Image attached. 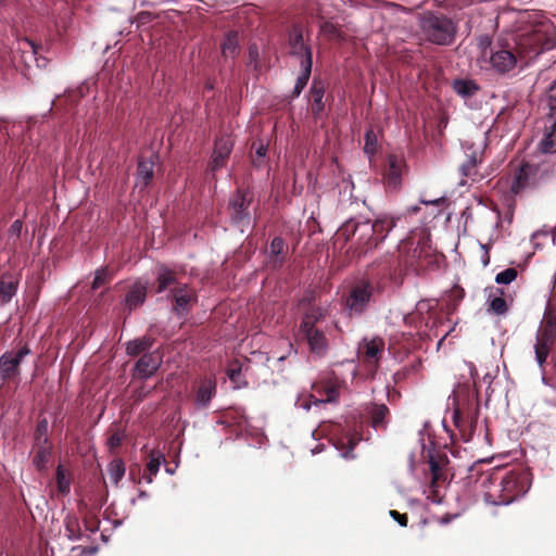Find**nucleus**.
Wrapping results in <instances>:
<instances>
[{
  "mask_svg": "<svg viewBox=\"0 0 556 556\" xmlns=\"http://www.w3.org/2000/svg\"><path fill=\"white\" fill-rule=\"evenodd\" d=\"M432 250L430 244L428 243V239H420L417 242V245L413 249L409 265L416 267H424L431 263L430 257H432Z\"/></svg>",
  "mask_w": 556,
  "mask_h": 556,
  "instance_id": "24",
  "label": "nucleus"
},
{
  "mask_svg": "<svg viewBox=\"0 0 556 556\" xmlns=\"http://www.w3.org/2000/svg\"><path fill=\"white\" fill-rule=\"evenodd\" d=\"M222 55L225 59L235 60L240 52L238 33L230 30L226 34L224 41L220 43Z\"/></svg>",
  "mask_w": 556,
  "mask_h": 556,
  "instance_id": "27",
  "label": "nucleus"
},
{
  "mask_svg": "<svg viewBox=\"0 0 556 556\" xmlns=\"http://www.w3.org/2000/svg\"><path fill=\"white\" fill-rule=\"evenodd\" d=\"M55 480L58 490L61 494L66 495L70 493V479L66 478L62 465H59L55 472Z\"/></svg>",
  "mask_w": 556,
  "mask_h": 556,
  "instance_id": "43",
  "label": "nucleus"
},
{
  "mask_svg": "<svg viewBox=\"0 0 556 556\" xmlns=\"http://www.w3.org/2000/svg\"><path fill=\"white\" fill-rule=\"evenodd\" d=\"M446 464V458L437 459L435 457L430 456L429 466L432 476V483H439L440 481L446 480V476L444 473V466Z\"/></svg>",
  "mask_w": 556,
  "mask_h": 556,
  "instance_id": "36",
  "label": "nucleus"
},
{
  "mask_svg": "<svg viewBox=\"0 0 556 556\" xmlns=\"http://www.w3.org/2000/svg\"><path fill=\"white\" fill-rule=\"evenodd\" d=\"M22 222L20 219L13 222V224L11 225V231L16 233V235H20L21 230H22Z\"/></svg>",
  "mask_w": 556,
  "mask_h": 556,
  "instance_id": "57",
  "label": "nucleus"
},
{
  "mask_svg": "<svg viewBox=\"0 0 556 556\" xmlns=\"http://www.w3.org/2000/svg\"><path fill=\"white\" fill-rule=\"evenodd\" d=\"M159 161V155L152 153L148 159L140 157L137 165V179L141 189L150 186L154 178V166Z\"/></svg>",
  "mask_w": 556,
  "mask_h": 556,
  "instance_id": "20",
  "label": "nucleus"
},
{
  "mask_svg": "<svg viewBox=\"0 0 556 556\" xmlns=\"http://www.w3.org/2000/svg\"><path fill=\"white\" fill-rule=\"evenodd\" d=\"M390 516L399 522L400 526L402 527H406L407 526V522H408V517L406 514H401L399 513L397 510H390Z\"/></svg>",
  "mask_w": 556,
  "mask_h": 556,
  "instance_id": "50",
  "label": "nucleus"
},
{
  "mask_svg": "<svg viewBox=\"0 0 556 556\" xmlns=\"http://www.w3.org/2000/svg\"><path fill=\"white\" fill-rule=\"evenodd\" d=\"M556 341V313L547 311L544 315L542 326L536 334L534 345L535 359L540 367H543L546 358Z\"/></svg>",
  "mask_w": 556,
  "mask_h": 556,
  "instance_id": "6",
  "label": "nucleus"
},
{
  "mask_svg": "<svg viewBox=\"0 0 556 556\" xmlns=\"http://www.w3.org/2000/svg\"><path fill=\"white\" fill-rule=\"evenodd\" d=\"M321 30L324 33L332 35V36H336L338 34V29H337L336 25L330 22H325L321 25Z\"/></svg>",
  "mask_w": 556,
  "mask_h": 556,
  "instance_id": "53",
  "label": "nucleus"
},
{
  "mask_svg": "<svg viewBox=\"0 0 556 556\" xmlns=\"http://www.w3.org/2000/svg\"><path fill=\"white\" fill-rule=\"evenodd\" d=\"M267 153V147L264 146L263 143H261L257 148H256V151H255V154L258 159H263L265 157Z\"/></svg>",
  "mask_w": 556,
  "mask_h": 556,
  "instance_id": "56",
  "label": "nucleus"
},
{
  "mask_svg": "<svg viewBox=\"0 0 556 556\" xmlns=\"http://www.w3.org/2000/svg\"><path fill=\"white\" fill-rule=\"evenodd\" d=\"M162 463H165V456L160 451H151L147 464L148 473L143 476L148 483L152 482V479L159 472Z\"/></svg>",
  "mask_w": 556,
  "mask_h": 556,
  "instance_id": "33",
  "label": "nucleus"
},
{
  "mask_svg": "<svg viewBox=\"0 0 556 556\" xmlns=\"http://www.w3.org/2000/svg\"><path fill=\"white\" fill-rule=\"evenodd\" d=\"M113 279L112 273L108 267L98 268L94 273V278L91 285L92 290H97L100 287L109 283Z\"/></svg>",
  "mask_w": 556,
  "mask_h": 556,
  "instance_id": "40",
  "label": "nucleus"
},
{
  "mask_svg": "<svg viewBox=\"0 0 556 556\" xmlns=\"http://www.w3.org/2000/svg\"><path fill=\"white\" fill-rule=\"evenodd\" d=\"M517 47L519 53H523L529 58L552 49L554 47L552 26L541 24L531 31L522 34L518 39Z\"/></svg>",
  "mask_w": 556,
  "mask_h": 556,
  "instance_id": "5",
  "label": "nucleus"
},
{
  "mask_svg": "<svg viewBox=\"0 0 556 556\" xmlns=\"http://www.w3.org/2000/svg\"><path fill=\"white\" fill-rule=\"evenodd\" d=\"M288 247L282 237H275L269 244V264L274 269H280L287 260Z\"/></svg>",
  "mask_w": 556,
  "mask_h": 556,
  "instance_id": "22",
  "label": "nucleus"
},
{
  "mask_svg": "<svg viewBox=\"0 0 556 556\" xmlns=\"http://www.w3.org/2000/svg\"><path fill=\"white\" fill-rule=\"evenodd\" d=\"M405 167L406 164L402 157L395 154L388 155L387 165L383 169V182L388 190H400Z\"/></svg>",
  "mask_w": 556,
  "mask_h": 556,
  "instance_id": "13",
  "label": "nucleus"
},
{
  "mask_svg": "<svg viewBox=\"0 0 556 556\" xmlns=\"http://www.w3.org/2000/svg\"><path fill=\"white\" fill-rule=\"evenodd\" d=\"M123 440H124V434L122 432H119V431L113 432L108 439V445H109L110 451L112 453H114V451L122 445Z\"/></svg>",
  "mask_w": 556,
  "mask_h": 556,
  "instance_id": "47",
  "label": "nucleus"
},
{
  "mask_svg": "<svg viewBox=\"0 0 556 556\" xmlns=\"http://www.w3.org/2000/svg\"><path fill=\"white\" fill-rule=\"evenodd\" d=\"M300 67H301V74L299 75V77L296 79L295 86L291 93V99L298 98L302 93L304 88L306 87V85L309 80L311 74H312L313 60H309V59L301 60Z\"/></svg>",
  "mask_w": 556,
  "mask_h": 556,
  "instance_id": "29",
  "label": "nucleus"
},
{
  "mask_svg": "<svg viewBox=\"0 0 556 556\" xmlns=\"http://www.w3.org/2000/svg\"><path fill=\"white\" fill-rule=\"evenodd\" d=\"M168 299L172 301V311L178 317H186L194 304L198 302V294L194 289L187 283L172 289Z\"/></svg>",
  "mask_w": 556,
  "mask_h": 556,
  "instance_id": "10",
  "label": "nucleus"
},
{
  "mask_svg": "<svg viewBox=\"0 0 556 556\" xmlns=\"http://www.w3.org/2000/svg\"><path fill=\"white\" fill-rule=\"evenodd\" d=\"M547 98L549 108L552 105L556 106V79L549 85L547 89Z\"/></svg>",
  "mask_w": 556,
  "mask_h": 556,
  "instance_id": "51",
  "label": "nucleus"
},
{
  "mask_svg": "<svg viewBox=\"0 0 556 556\" xmlns=\"http://www.w3.org/2000/svg\"><path fill=\"white\" fill-rule=\"evenodd\" d=\"M74 523H75V522H68V523L66 525V529H67V531H70V532H71V533L68 534V538H70L71 540H76V539L78 538V536L74 533V530L72 529V527L74 526Z\"/></svg>",
  "mask_w": 556,
  "mask_h": 556,
  "instance_id": "58",
  "label": "nucleus"
},
{
  "mask_svg": "<svg viewBox=\"0 0 556 556\" xmlns=\"http://www.w3.org/2000/svg\"><path fill=\"white\" fill-rule=\"evenodd\" d=\"M453 90L463 98L473 97L480 89L479 85L472 79H455Z\"/></svg>",
  "mask_w": 556,
  "mask_h": 556,
  "instance_id": "32",
  "label": "nucleus"
},
{
  "mask_svg": "<svg viewBox=\"0 0 556 556\" xmlns=\"http://www.w3.org/2000/svg\"><path fill=\"white\" fill-rule=\"evenodd\" d=\"M454 419H455V424L458 426V419H459V412L458 410H455Z\"/></svg>",
  "mask_w": 556,
  "mask_h": 556,
  "instance_id": "60",
  "label": "nucleus"
},
{
  "mask_svg": "<svg viewBox=\"0 0 556 556\" xmlns=\"http://www.w3.org/2000/svg\"><path fill=\"white\" fill-rule=\"evenodd\" d=\"M481 160L478 159L477 154L473 153L469 156V159L464 162L459 168L460 173L465 177H472L473 180H476L477 173V165Z\"/></svg>",
  "mask_w": 556,
  "mask_h": 556,
  "instance_id": "39",
  "label": "nucleus"
},
{
  "mask_svg": "<svg viewBox=\"0 0 556 556\" xmlns=\"http://www.w3.org/2000/svg\"><path fill=\"white\" fill-rule=\"evenodd\" d=\"M364 139H365L364 152L369 156L375 155L377 153V148H378V140H377V135L375 134V131L372 129H368L365 132Z\"/></svg>",
  "mask_w": 556,
  "mask_h": 556,
  "instance_id": "41",
  "label": "nucleus"
},
{
  "mask_svg": "<svg viewBox=\"0 0 556 556\" xmlns=\"http://www.w3.org/2000/svg\"><path fill=\"white\" fill-rule=\"evenodd\" d=\"M394 269L393 256L386 255L372 262L366 273V278L358 280L345 299L350 316H361L371 300L375 290L382 289V280L391 276Z\"/></svg>",
  "mask_w": 556,
  "mask_h": 556,
  "instance_id": "3",
  "label": "nucleus"
},
{
  "mask_svg": "<svg viewBox=\"0 0 556 556\" xmlns=\"http://www.w3.org/2000/svg\"><path fill=\"white\" fill-rule=\"evenodd\" d=\"M157 386H155L153 388V390L156 388ZM152 392V389H146L144 386H141L140 388H138L136 391H135V396H136V400L137 401H142L144 400L146 397H148Z\"/></svg>",
  "mask_w": 556,
  "mask_h": 556,
  "instance_id": "52",
  "label": "nucleus"
},
{
  "mask_svg": "<svg viewBox=\"0 0 556 556\" xmlns=\"http://www.w3.org/2000/svg\"><path fill=\"white\" fill-rule=\"evenodd\" d=\"M233 148V142L229 136H220L215 140L212 161L210 164L211 172L215 173L225 166Z\"/></svg>",
  "mask_w": 556,
  "mask_h": 556,
  "instance_id": "17",
  "label": "nucleus"
},
{
  "mask_svg": "<svg viewBox=\"0 0 556 556\" xmlns=\"http://www.w3.org/2000/svg\"><path fill=\"white\" fill-rule=\"evenodd\" d=\"M482 56L485 59L489 58V64L491 68L495 71L497 74H507L515 70L517 66V55L508 49H490V51L484 50Z\"/></svg>",
  "mask_w": 556,
  "mask_h": 556,
  "instance_id": "12",
  "label": "nucleus"
},
{
  "mask_svg": "<svg viewBox=\"0 0 556 556\" xmlns=\"http://www.w3.org/2000/svg\"><path fill=\"white\" fill-rule=\"evenodd\" d=\"M517 269L514 267H509L498 273L495 277V281L500 285H508L517 278Z\"/></svg>",
  "mask_w": 556,
  "mask_h": 556,
  "instance_id": "45",
  "label": "nucleus"
},
{
  "mask_svg": "<svg viewBox=\"0 0 556 556\" xmlns=\"http://www.w3.org/2000/svg\"><path fill=\"white\" fill-rule=\"evenodd\" d=\"M481 484L488 503L507 505L528 492L531 478L530 472L523 468H494Z\"/></svg>",
  "mask_w": 556,
  "mask_h": 556,
  "instance_id": "2",
  "label": "nucleus"
},
{
  "mask_svg": "<svg viewBox=\"0 0 556 556\" xmlns=\"http://www.w3.org/2000/svg\"><path fill=\"white\" fill-rule=\"evenodd\" d=\"M205 87H206L207 89H213V85H212L211 83H206Z\"/></svg>",
  "mask_w": 556,
  "mask_h": 556,
  "instance_id": "62",
  "label": "nucleus"
},
{
  "mask_svg": "<svg viewBox=\"0 0 556 556\" xmlns=\"http://www.w3.org/2000/svg\"><path fill=\"white\" fill-rule=\"evenodd\" d=\"M3 0H0V4H2Z\"/></svg>",
  "mask_w": 556,
  "mask_h": 556,
  "instance_id": "63",
  "label": "nucleus"
},
{
  "mask_svg": "<svg viewBox=\"0 0 556 556\" xmlns=\"http://www.w3.org/2000/svg\"><path fill=\"white\" fill-rule=\"evenodd\" d=\"M162 365V356L156 352L144 353L136 362L131 371L132 379L147 380L156 374Z\"/></svg>",
  "mask_w": 556,
  "mask_h": 556,
  "instance_id": "14",
  "label": "nucleus"
},
{
  "mask_svg": "<svg viewBox=\"0 0 556 556\" xmlns=\"http://www.w3.org/2000/svg\"><path fill=\"white\" fill-rule=\"evenodd\" d=\"M38 450L33 458V464L38 470H43L47 467L51 455V447L49 444H36Z\"/></svg>",
  "mask_w": 556,
  "mask_h": 556,
  "instance_id": "37",
  "label": "nucleus"
},
{
  "mask_svg": "<svg viewBox=\"0 0 556 556\" xmlns=\"http://www.w3.org/2000/svg\"><path fill=\"white\" fill-rule=\"evenodd\" d=\"M489 309L496 315L505 314L508 309L506 300L502 296H494L490 301Z\"/></svg>",
  "mask_w": 556,
  "mask_h": 556,
  "instance_id": "46",
  "label": "nucleus"
},
{
  "mask_svg": "<svg viewBox=\"0 0 556 556\" xmlns=\"http://www.w3.org/2000/svg\"><path fill=\"white\" fill-rule=\"evenodd\" d=\"M465 296V291L459 286H454L450 291V298L453 300V306L455 307Z\"/></svg>",
  "mask_w": 556,
  "mask_h": 556,
  "instance_id": "49",
  "label": "nucleus"
},
{
  "mask_svg": "<svg viewBox=\"0 0 556 556\" xmlns=\"http://www.w3.org/2000/svg\"><path fill=\"white\" fill-rule=\"evenodd\" d=\"M477 419H478V407L476 408V413H475V417L471 418V424H470V427L472 428L473 426H476L477 424Z\"/></svg>",
  "mask_w": 556,
  "mask_h": 556,
  "instance_id": "59",
  "label": "nucleus"
},
{
  "mask_svg": "<svg viewBox=\"0 0 556 556\" xmlns=\"http://www.w3.org/2000/svg\"><path fill=\"white\" fill-rule=\"evenodd\" d=\"M546 134L541 142L544 153H556V106L552 105L545 115Z\"/></svg>",
  "mask_w": 556,
  "mask_h": 556,
  "instance_id": "19",
  "label": "nucleus"
},
{
  "mask_svg": "<svg viewBox=\"0 0 556 556\" xmlns=\"http://www.w3.org/2000/svg\"><path fill=\"white\" fill-rule=\"evenodd\" d=\"M300 67H301V74L299 75V77L296 79L295 86L291 93V99L298 98L302 93L304 88L306 87V85L309 80L311 74H312L313 60H309V59L301 60Z\"/></svg>",
  "mask_w": 556,
  "mask_h": 556,
  "instance_id": "28",
  "label": "nucleus"
},
{
  "mask_svg": "<svg viewBox=\"0 0 556 556\" xmlns=\"http://www.w3.org/2000/svg\"><path fill=\"white\" fill-rule=\"evenodd\" d=\"M31 353L27 343L17 351L5 352L0 356V381L2 383L14 380L21 375V363Z\"/></svg>",
  "mask_w": 556,
  "mask_h": 556,
  "instance_id": "9",
  "label": "nucleus"
},
{
  "mask_svg": "<svg viewBox=\"0 0 556 556\" xmlns=\"http://www.w3.org/2000/svg\"><path fill=\"white\" fill-rule=\"evenodd\" d=\"M125 471V464L121 458H114L108 466L110 479L115 485L123 479Z\"/></svg>",
  "mask_w": 556,
  "mask_h": 556,
  "instance_id": "38",
  "label": "nucleus"
},
{
  "mask_svg": "<svg viewBox=\"0 0 556 556\" xmlns=\"http://www.w3.org/2000/svg\"><path fill=\"white\" fill-rule=\"evenodd\" d=\"M288 43L290 47V54L301 60H313V51L303 38L302 28L299 25H293L289 30Z\"/></svg>",
  "mask_w": 556,
  "mask_h": 556,
  "instance_id": "15",
  "label": "nucleus"
},
{
  "mask_svg": "<svg viewBox=\"0 0 556 556\" xmlns=\"http://www.w3.org/2000/svg\"><path fill=\"white\" fill-rule=\"evenodd\" d=\"M241 375V369L240 367L238 368H230L228 370V377L229 379L232 381V382H237L238 381V378L240 377Z\"/></svg>",
  "mask_w": 556,
  "mask_h": 556,
  "instance_id": "54",
  "label": "nucleus"
},
{
  "mask_svg": "<svg viewBox=\"0 0 556 556\" xmlns=\"http://www.w3.org/2000/svg\"><path fill=\"white\" fill-rule=\"evenodd\" d=\"M216 381L213 378L202 379L195 390L194 402L199 408H206L216 394Z\"/></svg>",
  "mask_w": 556,
  "mask_h": 556,
  "instance_id": "21",
  "label": "nucleus"
},
{
  "mask_svg": "<svg viewBox=\"0 0 556 556\" xmlns=\"http://www.w3.org/2000/svg\"><path fill=\"white\" fill-rule=\"evenodd\" d=\"M154 338L151 336H143L141 338L131 340L126 344V353L129 356H138L140 354L149 353L148 351L152 348Z\"/></svg>",
  "mask_w": 556,
  "mask_h": 556,
  "instance_id": "30",
  "label": "nucleus"
},
{
  "mask_svg": "<svg viewBox=\"0 0 556 556\" xmlns=\"http://www.w3.org/2000/svg\"><path fill=\"white\" fill-rule=\"evenodd\" d=\"M420 28L428 41L439 46L451 45L457 31L456 25L450 17L432 12L422 15Z\"/></svg>",
  "mask_w": 556,
  "mask_h": 556,
  "instance_id": "4",
  "label": "nucleus"
},
{
  "mask_svg": "<svg viewBox=\"0 0 556 556\" xmlns=\"http://www.w3.org/2000/svg\"><path fill=\"white\" fill-rule=\"evenodd\" d=\"M507 201H508V203H507L508 211H507L506 217L508 218V222L510 223L511 218H513V214H514L515 201L513 198H509Z\"/></svg>",
  "mask_w": 556,
  "mask_h": 556,
  "instance_id": "55",
  "label": "nucleus"
},
{
  "mask_svg": "<svg viewBox=\"0 0 556 556\" xmlns=\"http://www.w3.org/2000/svg\"><path fill=\"white\" fill-rule=\"evenodd\" d=\"M546 176L547 170L542 165L523 162L514 172L510 192L518 194L528 187L538 186Z\"/></svg>",
  "mask_w": 556,
  "mask_h": 556,
  "instance_id": "7",
  "label": "nucleus"
},
{
  "mask_svg": "<svg viewBox=\"0 0 556 556\" xmlns=\"http://www.w3.org/2000/svg\"><path fill=\"white\" fill-rule=\"evenodd\" d=\"M306 340L312 353L324 355L328 349V341L325 333L317 329L300 332Z\"/></svg>",
  "mask_w": 556,
  "mask_h": 556,
  "instance_id": "25",
  "label": "nucleus"
},
{
  "mask_svg": "<svg viewBox=\"0 0 556 556\" xmlns=\"http://www.w3.org/2000/svg\"><path fill=\"white\" fill-rule=\"evenodd\" d=\"M16 292V283L13 281H1L0 285V300L2 303L11 301L12 296Z\"/></svg>",
  "mask_w": 556,
  "mask_h": 556,
  "instance_id": "44",
  "label": "nucleus"
},
{
  "mask_svg": "<svg viewBox=\"0 0 556 556\" xmlns=\"http://www.w3.org/2000/svg\"><path fill=\"white\" fill-rule=\"evenodd\" d=\"M147 298V286L141 281L135 282L125 295V309L129 313L141 306Z\"/></svg>",
  "mask_w": 556,
  "mask_h": 556,
  "instance_id": "23",
  "label": "nucleus"
},
{
  "mask_svg": "<svg viewBox=\"0 0 556 556\" xmlns=\"http://www.w3.org/2000/svg\"><path fill=\"white\" fill-rule=\"evenodd\" d=\"M34 438H35L36 444H48V421H47V419L43 418L37 422Z\"/></svg>",
  "mask_w": 556,
  "mask_h": 556,
  "instance_id": "42",
  "label": "nucleus"
},
{
  "mask_svg": "<svg viewBox=\"0 0 556 556\" xmlns=\"http://www.w3.org/2000/svg\"><path fill=\"white\" fill-rule=\"evenodd\" d=\"M249 65H252L254 70L258 68V48L256 45H251L248 51Z\"/></svg>",
  "mask_w": 556,
  "mask_h": 556,
  "instance_id": "48",
  "label": "nucleus"
},
{
  "mask_svg": "<svg viewBox=\"0 0 556 556\" xmlns=\"http://www.w3.org/2000/svg\"><path fill=\"white\" fill-rule=\"evenodd\" d=\"M342 382L338 378L323 379L313 384L311 397L315 404L337 403L340 397Z\"/></svg>",
  "mask_w": 556,
  "mask_h": 556,
  "instance_id": "11",
  "label": "nucleus"
},
{
  "mask_svg": "<svg viewBox=\"0 0 556 556\" xmlns=\"http://www.w3.org/2000/svg\"><path fill=\"white\" fill-rule=\"evenodd\" d=\"M384 350V341L379 338H372L370 340L364 339L362 343H359L358 352L363 362L367 366H372L377 368L379 359Z\"/></svg>",
  "mask_w": 556,
  "mask_h": 556,
  "instance_id": "16",
  "label": "nucleus"
},
{
  "mask_svg": "<svg viewBox=\"0 0 556 556\" xmlns=\"http://www.w3.org/2000/svg\"><path fill=\"white\" fill-rule=\"evenodd\" d=\"M309 94L312 98V113L314 117H318L325 109L324 96H325V85L319 79H314L309 89Z\"/></svg>",
  "mask_w": 556,
  "mask_h": 556,
  "instance_id": "26",
  "label": "nucleus"
},
{
  "mask_svg": "<svg viewBox=\"0 0 556 556\" xmlns=\"http://www.w3.org/2000/svg\"><path fill=\"white\" fill-rule=\"evenodd\" d=\"M361 437L358 434H346L344 438L339 440L337 448L343 451L342 456L344 458H354L353 450L358 444Z\"/></svg>",
  "mask_w": 556,
  "mask_h": 556,
  "instance_id": "34",
  "label": "nucleus"
},
{
  "mask_svg": "<svg viewBox=\"0 0 556 556\" xmlns=\"http://www.w3.org/2000/svg\"><path fill=\"white\" fill-rule=\"evenodd\" d=\"M253 201V194L244 188H238L231 194L228 203L229 217L232 225L248 226L251 215L249 207Z\"/></svg>",
  "mask_w": 556,
  "mask_h": 556,
  "instance_id": "8",
  "label": "nucleus"
},
{
  "mask_svg": "<svg viewBox=\"0 0 556 556\" xmlns=\"http://www.w3.org/2000/svg\"><path fill=\"white\" fill-rule=\"evenodd\" d=\"M399 217L382 215L375 222L350 218L337 231V240L343 244L353 240L350 250L358 256L378 247L396 226Z\"/></svg>",
  "mask_w": 556,
  "mask_h": 556,
  "instance_id": "1",
  "label": "nucleus"
},
{
  "mask_svg": "<svg viewBox=\"0 0 556 556\" xmlns=\"http://www.w3.org/2000/svg\"><path fill=\"white\" fill-rule=\"evenodd\" d=\"M371 426L376 429L386 428L387 417L390 414L389 408L384 404H376L371 408Z\"/></svg>",
  "mask_w": 556,
  "mask_h": 556,
  "instance_id": "35",
  "label": "nucleus"
},
{
  "mask_svg": "<svg viewBox=\"0 0 556 556\" xmlns=\"http://www.w3.org/2000/svg\"><path fill=\"white\" fill-rule=\"evenodd\" d=\"M324 318V311L320 307H309L300 324V332L317 329L316 324Z\"/></svg>",
  "mask_w": 556,
  "mask_h": 556,
  "instance_id": "31",
  "label": "nucleus"
},
{
  "mask_svg": "<svg viewBox=\"0 0 556 556\" xmlns=\"http://www.w3.org/2000/svg\"><path fill=\"white\" fill-rule=\"evenodd\" d=\"M182 282L178 281L177 273L170 269L164 264H160L156 267V279H155V293H163L166 290L172 292V289H176L177 286H181Z\"/></svg>",
  "mask_w": 556,
  "mask_h": 556,
  "instance_id": "18",
  "label": "nucleus"
},
{
  "mask_svg": "<svg viewBox=\"0 0 556 556\" xmlns=\"http://www.w3.org/2000/svg\"><path fill=\"white\" fill-rule=\"evenodd\" d=\"M29 46L31 47L33 49V53L36 54L37 53V50H36V46L34 45V42L31 41H28Z\"/></svg>",
  "mask_w": 556,
  "mask_h": 556,
  "instance_id": "61",
  "label": "nucleus"
}]
</instances>
